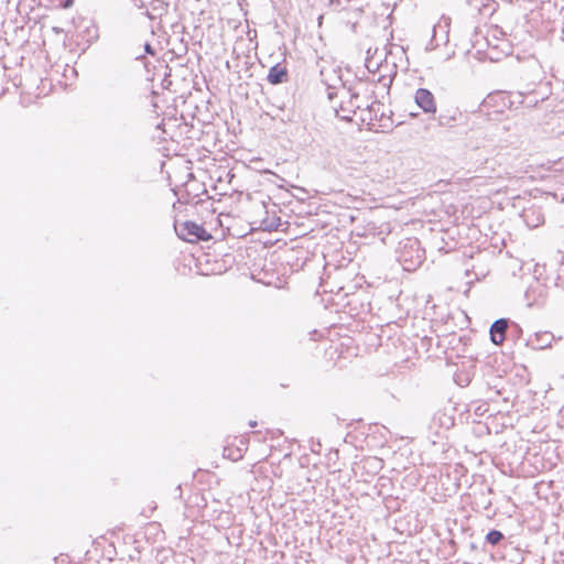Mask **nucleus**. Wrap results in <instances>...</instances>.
Here are the masks:
<instances>
[{
    "label": "nucleus",
    "instance_id": "1",
    "mask_svg": "<svg viewBox=\"0 0 564 564\" xmlns=\"http://www.w3.org/2000/svg\"><path fill=\"white\" fill-rule=\"evenodd\" d=\"M341 98L348 97L347 100H341L338 108H336V116L343 120L350 121L351 115L356 112L357 109H366L370 113V120H373V117L377 118L378 113H380V120L384 117V112L382 110L383 104L380 101L372 102L371 105L365 104L358 91L346 89L345 86L340 87Z\"/></svg>",
    "mask_w": 564,
    "mask_h": 564
},
{
    "label": "nucleus",
    "instance_id": "2",
    "mask_svg": "<svg viewBox=\"0 0 564 564\" xmlns=\"http://www.w3.org/2000/svg\"><path fill=\"white\" fill-rule=\"evenodd\" d=\"M175 231L181 239L192 243L212 239V235L203 226L192 220L176 223Z\"/></svg>",
    "mask_w": 564,
    "mask_h": 564
},
{
    "label": "nucleus",
    "instance_id": "3",
    "mask_svg": "<svg viewBox=\"0 0 564 564\" xmlns=\"http://www.w3.org/2000/svg\"><path fill=\"white\" fill-rule=\"evenodd\" d=\"M388 44L384 45L383 47V52L382 53H378V50L375 51L373 54L370 55V51H368V56L366 58V68L368 69L369 73H371L373 76L376 74H378V78H377V82L380 84L384 77H386V74L382 73L383 69H386V65H384V62L387 61V57H388Z\"/></svg>",
    "mask_w": 564,
    "mask_h": 564
},
{
    "label": "nucleus",
    "instance_id": "4",
    "mask_svg": "<svg viewBox=\"0 0 564 564\" xmlns=\"http://www.w3.org/2000/svg\"><path fill=\"white\" fill-rule=\"evenodd\" d=\"M416 105L426 113H434L436 111V102L433 94L424 88L416 90L414 96Z\"/></svg>",
    "mask_w": 564,
    "mask_h": 564
},
{
    "label": "nucleus",
    "instance_id": "5",
    "mask_svg": "<svg viewBox=\"0 0 564 564\" xmlns=\"http://www.w3.org/2000/svg\"><path fill=\"white\" fill-rule=\"evenodd\" d=\"M289 79V70L285 66L282 64H275L273 65L268 73L267 80L271 85H279L286 83Z\"/></svg>",
    "mask_w": 564,
    "mask_h": 564
},
{
    "label": "nucleus",
    "instance_id": "6",
    "mask_svg": "<svg viewBox=\"0 0 564 564\" xmlns=\"http://www.w3.org/2000/svg\"><path fill=\"white\" fill-rule=\"evenodd\" d=\"M329 75H330V78L326 77L327 73L325 69L321 70V76L323 77V82L325 83V85L328 88V93H327L328 98L332 100L334 98V96L338 95V90H340V87L344 85L341 84L340 77L336 75V72L334 69L332 70V74H329Z\"/></svg>",
    "mask_w": 564,
    "mask_h": 564
},
{
    "label": "nucleus",
    "instance_id": "7",
    "mask_svg": "<svg viewBox=\"0 0 564 564\" xmlns=\"http://www.w3.org/2000/svg\"><path fill=\"white\" fill-rule=\"evenodd\" d=\"M508 328V321L500 318L494 322L490 327V338L491 341L496 345L502 344L506 338V332Z\"/></svg>",
    "mask_w": 564,
    "mask_h": 564
},
{
    "label": "nucleus",
    "instance_id": "8",
    "mask_svg": "<svg viewBox=\"0 0 564 564\" xmlns=\"http://www.w3.org/2000/svg\"><path fill=\"white\" fill-rule=\"evenodd\" d=\"M152 10L158 12L160 15L167 12L169 4L162 0H154L151 3Z\"/></svg>",
    "mask_w": 564,
    "mask_h": 564
},
{
    "label": "nucleus",
    "instance_id": "9",
    "mask_svg": "<svg viewBox=\"0 0 564 564\" xmlns=\"http://www.w3.org/2000/svg\"><path fill=\"white\" fill-rule=\"evenodd\" d=\"M503 535L500 531L491 530L487 536L486 540L488 543L496 545L502 540Z\"/></svg>",
    "mask_w": 564,
    "mask_h": 564
},
{
    "label": "nucleus",
    "instance_id": "10",
    "mask_svg": "<svg viewBox=\"0 0 564 564\" xmlns=\"http://www.w3.org/2000/svg\"><path fill=\"white\" fill-rule=\"evenodd\" d=\"M262 226H263V228H264V229L271 230V229H273V228H276V227H278V224H275V219H274V218H273V219H271V220H269V219H264V220L262 221Z\"/></svg>",
    "mask_w": 564,
    "mask_h": 564
},
{
    "label": "nucleus",
    "instance_id": "11",
    "mask_svg": "<svg viewBox=\"0 0 564 564\" xmlns=\"http://www.w3.org/2000/svg\"><path fill=\"white\" fill-rule=\"evenodd\" d=\"M144 50H145V52H147L148 54L154 55V50H153V47L151 46V44H150V43H145V45H144Z\"/></svg>",
    "mask_w": 564,
    "mask_h": 564
},
{
    "label": "nucleus",
    "instance_id": "12",
    "mask_svg": "<svg viewBox=\"0 0 564 564\" xmlns=\"http://www.w3.org/2000/svg\"><path fill=\"white\" fill-rule=\"evenodd\" d=\"M134 4L137 8L142 9L145 7L144 2L142 0H134Z\"/></svg>",
    "mask_w": 564,
    "mask_h": 564
},
{
    "label": "nucleus",
    "instance_id": "13",
    "mask_svg": "<svg viewBox=\"0 0 564 564\" xmlns=\"http://www.w3.org/2000/svg\"><path fill=\"white\" fill-rule=\"evenodd\" d=\"M144 14H145L150 20H154V19H155V17H154L150 11H147Z\"/></svg>",
    "mask_w": 564,
    "mask_h": 564
},
{
    "label": "nucleus",
    "instance_id": "14",
    "mask_svg": "<svg viewBox=\"0 0 564 564\" xmlns=\"http://www.w3.org/2000/svg\"><path fill=\"white\" fill-rule=\"evenodd\" d=\"M384 86H386L384 84H382V86L377 85V86H376V89H377V90H376V94H379V89H380V88H384Z\"/></svg>",
    "mask_w": 564,
    "mask_h": 564
},
{
    "label": "nucleus",
    "instance_id": "15",
    "mask_svg": "<svg viewBox=\"0 0 564 564\" xmlns=\"http://www.w3.org/2000/svg\"><path fill=\"white\" fill-rule=\"evenodd\" d=\"M249 425H250L251 427H254V426H257V422H256V421H250Z\"/></svg>",
    "mask_w": 564,
    "mask_h": 564
}]
</instances>
